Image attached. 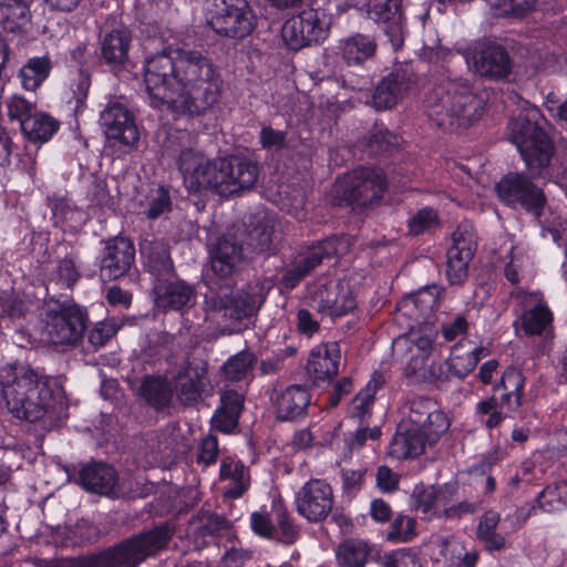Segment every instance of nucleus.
Masks as SVG:
<instances>
[{"instance_id":"nucleus-1","label":"nucleus","mask_w":567,"mask_h":567,"mask_svg":"<svg viewBox=\"0 0 567 567\" xmlns=\"http://www.w3.org/2000/svg\"><path fill=\"white\" fill-rule=\"evenodd\" d=\"M144 82L154 107L167 105L172 112L192 117L210 112L224 90V80L212 59L185 48L146 59Z\"/></svg>"},{"instance_id":"nucleus-2","label":"nucleus","mask_w":567,"mask_h":567,"mask_svg":"<svg viewBox=\"0 0 567 567\" xmlns=\"http://www.w3.org/2000/svg\"><path fill=\"white\" fill-rule=\"evenodd\" d=\"M0 396L16 419L30 423L45 420L53 426L66 417L68 403L62 388L29 365L8 363L0 368Z\"/></svg>"},{"instance_id":"nucleus-3","label":"nucleus","mask_w":567,"mask_h":567,"mask_svg":"<svg viewBox=\"0 0 567 567\" xmlns=\"http://www.w3.org/2000/svg\"><path fill=\"white\" fill-rule=\"evenodd\" d=\"M177 166L188 192L212 190L223 197L251 190L260 174L259 165L252 159L230 156L208 161L192 148L181 151Z\"/></svg>"},{"instance_id":"nucleus-4","label":"nucleus","mask_w":567,"mask_h":567,"mask_svg":"<svg viewBox=\"0 0 567 567\" xmlns=\"http://www.w3.org/2000/svg\"><path fill=\"white\" fill-rule=\"evenodd\" d=\"M430 120L443 131L466 128L483 113L484 101L467 80H449L436 87L426 99Z\"/></svg>"},{"instance_id":"nucleus-5","label":"nucleus","mask_w":567,"mask_h":567,"mask_svg":"<svg viewBox=\"0 0 567 567\" xmlns=\"http://www.w3.org/2000/svg\"><path fill=\"white\" fill-rule=\"evenodd\" d=\"M542 115L536 106L524 102V107L508 122L509 140L516 145L527 172L533 177H545L554 155V144L539 124Z\"/></svg>"},{"instance_id":"nucleus-6","label":"nucleus","mask_w":567,"mask_h":567,"mask_svg":"<svg viewBox=\"0 0 567 567\" xmlns=\"http://www.w3.org/2000/svg\"><path fill=\"white\" fill-rule=\"evenodd\" d=\"M533 178L534 177L529 172L528 175L523 172L507 173L495 186L497 196L504 205L515 210H524L532 215L542 226L543 233H550L553 239L557 240L559 238V233L556 229L546 227L542 221V216L545 207L547 206V197L543 188L532 181ZM544 178H551L549 167L547 168V175Z\"/></svg>"},{"instance_id":"nucleus-7","label":"nucleus","mask_w":567,"mask_h":567,"mask_svg":"<svg viewBox=\"0 0 567 567\" xmlns=\"http://www.w3.org/2000/svg\"><path fill=\"white\" fill-rule=\"evenodd\" d=\"M43 334L54 344L75 346L87 329V312L74 302L50 301L42 313Z\"/></svg>"},{"instance_id":"nucleus-8","label":"nucleus","mask_w":567,"mask_h":567,"mask_svg":"<svg viewBox=\"0 0 567 567\" xmlns=\"http://www.w3.org/2000/svg\"><path fill=\"white\" fill-rule=\"evenodd\" d=\"M525 381L522 370L508 367L494 385L492 395L476 404V412L482 416H487L484 421L487 429L492 430L498 426L505 419L501 409L515 412L523 405Z\"/></svg>"},{"instance_id":"nucleus-9","label":"nucleus","mask_w":567,"mask_h":567,"mask_svg":"<svg viewBox=\"0 0 567 567\" xmlns=\"http://www.w3.org/2000/svg\"><path fill=\"white\" fill-rule=\"evenodd\" d=\"M386 190L388 179L383 169L360 166L347 175L341 199L350 206L367 208L380 203Z\"/></svg>"},{"instance_id":"nucleus-10","label":"nucleus","mask_w":567,"mask_h":567,"mask_svg":"<svg viewBox=\"0 0 567 567\" xmlns=\"http://www.w3.org/2000/svg\"><path fill=\"white\" fill-rule=\"evenodd\" d=\"M417 83V75L411 64H396L375 83L371 104L377 111L394 109L409 96Z\"/></svg>"},{"instance_id":"nucleus-11","label":"nucleus","mask_w":567,"mask_h":567,"mask_svg":"<svg viewBox=\"0 0 567 567\" xmlns=\"http://www.w3.org/2000/svg\"><path fill=\"white\" fill-rule=\"evenodd\" d=\"M213 30L231 39H244L256 28V14L248 0H215Z\"/></svg>"},{"instance_id":"nucleus-12","label":"nucleus","mask_w":567,"mask_h":567,"mask_svg":"<svg viewBox=\"0 0 567 567\" xmlns=\"http://www.w3.org/2000/svg\"><path fill=\"white\" fill-rule=\"evenodd\" d=\"M68 478L85 491L111 498L124 497L115 468L104 462H92L65 467Z\"/></svg>"},{"instance_id":"nucleus-13","label":"nucleus","mask_w":567,"mask_h":567,"mask_svg":"<svg viewBox=\"0 0 567 567\" xmlns=\"http://www.w3.org/2000/svg\"><path fill=\"white\" fill-rule=\"evenodd\" d=\"M340 244L341 240L338 237H328L305 247L285 270L281 285L289 290L296 288L303 278L311 275L326 259L334 257L339 252Z\"/></svg>"},{"instance_id":"nucleus-14","label":"nucleus","mask_w":567,"mask_h":567,"mask_svg":"<svg viewBox=\"0 0 567 567\" xmlns=\"http://www.w3.org/2000/svg\"><path fill=\"white\" fill-rule=\"evenodd\" d=\"M297 513L309 523L324 522L334 506L331 485L321 478H310L295 496Z\"/></svg>"},{"instance_id":"nucleus-15","label":"nucleus","mask_w":567,"mask_h":567,"mask_svg":"<svg viewBox=\"0 0 567 567\" xmlns=\"http://www.w3.org/2000/svg\"><path fill=\"white\" fill-rule=\"evenodd\" d=\"M365 6L368 18L384 33L393 50H400L408 34L402 0H367Z\"/></svg>"},{"instance_id":"nucleus-16","label":"nucleus","mask_w":567,"mask_h":567,"mask_svg":"<svg viewBox=\"0 0 567 567\" xmlns=\"http://www.w3.org/2000/svg\"><path fill=\"white\" fill-rule=\"evenodd\" d=\"M477 248L474 229L460 225L452 234V246L446 252V277L450 285L461 286L468 277V264Z\"/></svg>"},{"instance_id":"nucleus-17","label":"nucleus","mask_w":567,"mask_h":567,"mask_svg":"<svg viewBox=\"0 0 567 567\" xmlns=\"http://www.w3.org/2000/svg\"><path fill=\"white\" fill-rule=\"evenodd\" d=\"M328 29L323 25L318 10L308 9L289 18L282 25L281 35L290 50L298 51L323 41Z\"/></svg>"},{"instance_id":"nucleus-18","label":"nucleus","mask_w":567,"mask_h":567,"mask_svg":"<svg viewBox=\"0 0 567 567\" xmlns=\"http://www.w3.org/2000/svg\"><path fill=\"white\" fill-rule=\"evenodd\" d=\"M133 37L124 27H103L99 34V61L115 74L131 65Z\"/></svg>"},{"instance_id":"nucleus-19","label":"nucleus","mask_w":567,"mask_h":567,"mask_svg":"<svg viewBox=\"0 0 567 567\" xmlns=\"http://www.w3.org/2000/svg\"><path fill=\"white\" fill-rule=\"evenodd\" d=\"M100 124L107 140L133 150L140 142V131L134 114L120 102H110L100 114Z\"/></svg>"},{"instance_id":"nucleus-20","label":"nucleus","mask_w":567,"mask_h":567,"mask_svg":"<svg viewBox=\"0 0 567 567\" xmlns=\"http://www.w3.org/2000/svg\"><path fill=\"white\" fill-rule=\"evenodd\" d=\"M244 240L235 228L228 229L209 246L213 272L223 279L231 277L244 260Z\"/></svg>"},{"instance_id":"nucleus-21","label":"nucleus","mask_w":567,"mask_h":567,"mask_svg":"<svg viewBox=\"0 0 567 567\" xmlns=\"http://www.w3.org/2000/svg\"><path fill=\"white\" fill-rule=\"evenodd\" d=\"M467 62H472L475 73L489 80L506 79L513 70L512 59L504 47L495 42L477 45Z\"/></svg>"},{"instance_id":"nucleus-22","label":"nucleus","mask_w":567,"mask_h":567,"mask_svg":"<svg viewBox=\"0 0 567 567\" xmlns=\"http://www.w3.org/2000/svg\"><path fill=\"white\" fill-rule=\"evenodd\" d=\"M265 301V296L259 291H230L220 289L214 298V308L234 321L251 318L257 313Z\"/></svg>"},{"instance_id":"nucleus-23","label":"nucleus","mask_w":567,"mask_h":567,"mask_svg":"<svg viewBox=\"0 0 567 567\" xmlns=\"http://www.w3.org/2000/svg\"><path fill=\"white\" fill-rule=\"evenodd\" d=\"M440 437H432L425 429L400 422L389 445V455L396 460L415 458L425 452L426 445H433Z\"/></svg>"},{"instance_id":"nucleus-24","label":"nucleus","mask_w":567,"mask_h":567,"mask_svg":"<svg viewBox=\"0 0 567 567\" xmlns=\"http://www.w3.org/2000/svg\"><path fill=\"white\" fill-rule=\"evenodd\" d=\"M153 289L157 307L165 311L185 312L196 302L194 287L176 275L158 279Z\"/></svg>"},{"instance_id":"nucleus-25","label":"nucleus","mask_w":567,"mask_h":567,"mask_svg":"<svg viewBox=\"0 0 567 567\" xmlns=\"http://www.w3.org/2000/svg\"><path fill=\"white\" fill-rule=\"evenodd\" d=\"M135 260L133 243L124 237L106 241L101 258L100 274L104 280H115L125 276Z\"/></svg>"},{"instance_id":"nucleus-26","label":"nucleus","mask_w":567,"mask_h":567,"mask_svg":"<svg viewBox=\"0 0 567 567\" xmlns=\"http://www.w3.org/2000/svg\"><path fill=\"white\" fill-rule=\"evenodd\" d=\"M341 359L340 346L337 342H326L315 347L308 357L306 371L309 380L316 386L329 384L339 371Z\"/></svg>"},{"instance_id":"nucleus-27","label":"nucleus","mask_w":567,"mask_h":567,"mask_svg":"<svg viewBox=\"0 0 567 567\" xmlns=\"http://www.w3.org/2000/svg\"><path fill=\"white\" fill-rule=\"evenodd\" d=\"M409 414L401 422L410 423L432 432V437H440L450 427V421L435 401L426 396H414L408 401Z\"/></svg>"},{"instance_id":"nucleus-28","label":"nucleus","mask_w":567,"mask_h":567,"mask_svg":"<svg viewBox=\"0 0 567 567\" xmlns=\"http://www.w3.org/2000/svg\"><path fill=\"white\" fill-rule=\"evenodd\" d=\"M207 369L204 364L188 363L174 375L173 391L184 406H194L202 400L208 385Z\"/></svg>"},{"instance_id":"nucleus-29","label":"nucleus","mask_w":567,"mask_h":567,"mask_svg":"<svg viewBox=\"0 0 567 567\" xmlns=\"http://www.w3.org/2000/svg\"><path fill=\"white\" fill-rule=\"evenodd\" d=\"M235 230L240 234L244 246L246 245L252 252H271L276 248L274 220L268 215L250 216L247 225Z\"/></svg>"},{"instance_id":"nucleus-30","label":"nucleus","mask_w":567,"mask_h":567,"mask_svg":"<svg viewBox=\"0 0 567 567\" xmlns=\"http://www.w3.org/2000/svg\"><path fill=\"white\" fill-rule=\"evenodd\" d=\"M311 395L306 386L292 384L274 399L276 417L280 421L295 422L307 415Z\"/></svg>"},{"instance_id":"nucleus-31","label":"nucleus","mask_w":567,"mask_h":567,"mask_svg":"<svg viewBox=\"0 0 567 567\" xmlns=\"http://www.w3.org/2000/svg\"><path fill=\"white\" fill-rule=\"evenodd\" d=\"M442 291L444 289L436 285L421 288L402 300L401 309L405 311L406 316L413 318L416 323L427 324L433 319L434 312L439 307Z\"/></svg>"},{"instance_id":"nucleus-32","label":"nucleus","mask_w":567,"mask_h":567,"mask_svg":"<svg viewBox=\"0 0 567 567\" xmlns=\"http://www.w3.org/2000/svg\"><path fill=\"white\" fill-rule=\"evenodd\" d=\"M141 255L147 271L158 282L161 278H168L176 275L171 258L169 247L161 240L144 241L141 244Z\"/></svg>"},{"instance_id":"nucleus-33","label":"nucleus","mask_w":567,"mask_h":567,"mask_svg":"<svg viewBox=\"0 0 567 567\" xmlns=\"http://www.w3.org/2000/svg\"><path fill=\"white\" fill-rule=\"evenodd\" d=\"M244 409V395L235 390H225L220 395V406L216 410L212 424L214 429L230 433L238 426Z\"/></svg>"},{"instance_id":"nucleus-34","label":"nucleus","mask_w":567,"mask_h":567,"mask_svg":"<svg viewBox=\"0 0 567 567\" xmlns=\"http://www.w3.org/2000/svg\"><path fill=\"white\" fill-rule=\"evenodd\" d=\"M221 481H229V485L224 491V496L230 499L241 497L250 486L249 470L241 461L231 457L223 458L219 468Z\"/></svg>"},{"instance_id":"nucleus-35","label":"nucleus","mask_w":567,"mask_h":567,"mask_svg":"<svg viewBox=\"0 0 567 567\" xmlns=\"http://www.w3.org/2000/svg\"><path fill=\"white\" fill-rule=\"evenodd\" d=\"M138 394L156 411H163L169 406L174 391L167 378L147 375L142 380Z\"/></svg>"},{"instance_id":"nucleus-36","label":"nucleus","mask_w":567,"mask_h":567,"mask_svg":"<svg viewBox=\"0 0 567 567\" xmlns=\"http://www.w3.org/2000/svg\"><path fill=\"white\" fill-rule=\"evenodd\" d=\"M361 145L370 156H385L400 147L401 137L383 124L374 125L362 138Z\"/></svg>"},{"instance_id":"nucleus-37","label":"nucleus","mask_w":567,"mask_h":567,"mask_svg":"<svg viewBox=\"0 0 567 567\" xmlns=\"http://www.w3.org/2000/svg\"><path fill=\"white\" fill-rule=\"evenodd\" d=\"M488 354L484 347H475L471 350L462 352V346L455 344L451 351L450 358L446 360L449 371L458 379L470 374L480 360Z\"/></svg>"},{"instance_id":"nucleus-38","label":"nucleus","mask_w":567,"mask_h":567,"mask_svg":"<svg viewBox=\"0 0 567 567\" xmlns=\"http://www.w3.org/2000/svg\"><path fill=\"white\" fill-rule=\"evenodd\" d=\"M31 18L28 0H0V24L9 32H19Z\"/></svg>"},{"instance_id":"nucleus-39","label":"nucleus","mask_w":567,"mask_h":567,"mask_svg":"<svg viewBox=\"0 0 567 567\" xmlns=\"http://www.w3.org/2000/svg\"><path fill=\"white\" fill-rule=\"evenodd\" d=\"M53 63L49 54L30 58L19 71L23 89L35 91L49 78Z\"/></svg>"},{"instance_id":"nucleus-40","label":"nucleus","mask_w":567,"mask_h":567,"mask_svg":"<svg viewBox=\"0 0 567 567\" xmlns=\"http://www.w3.org/2000/svg\"><path fill=\"white\" fill-rule=\"evenodd\" d=\"M375 41L365 34L355 33L342 41L341 54L348 64H362L375 54Z\"/></svg>"},{"instance_id":"nucleus-41","label":"nucleus","mask_w":567,"mask_h":567,"mask_svg":"<svg viewBox=\"0 0 567 567\" xmlns=\"http://www.w3.org/2000/svg\"><path fill=\"white\" fill-rule=\"evenodd\" d=\"M370 554L369 543L359 538H347L336 549L337 561L341 567H364Z\"/></svg>"},{"instance_id":"nucleus-42","label":"nucleus","mask_w":567,"mask_h":567,"mask_svg":"<svg viewBox=\"0 0 567 567\" xmlns=\"http://www.w3.org/2000/svg\"><path fill=\"white\" fill-rule=\"evenodd\" d=\"M337 290L338 284H334L332 280L315 281L307 287V303L319 313L329 316L331 307L336 302Z\"/></svg>"},{"instance_id":"nucleus-43","label":"nucleus","mask_w":567,"mask_h":567,"mask_svg":"<svg viewBox=\"0 0 567 567\" xmlns=\"http://www.w3.org/2000/svg\"><path fill=\"white\" fill-rule=\"evenodd\" d=\"M60 123L53 116L37 112L25 118L21 127L23 134L33 142H47L59 130Z\"/></svg>"},{"instance_id":"nucleus-44","label":"nucleus","mask_w":567,"mask_h":567,"mask_svg":"<svg viewBox=\"0 0 567 567\" xmlns=\"http://www.w3.org/2000/svg\"><path fill=\"white\" fill-rule=\"evenodd\" d=\"M499 514L493 511L486 512L478 522L476 536L488 551L501 550L505 547V538L496 532L499 523Z\"/></svg>"},{"instance_id":"nucleus-45","label":"nucleus","mask_w":567,"mask_h":567,"mask_svg":"<svg viewBox=\"0 0 567 567\" xmlns=\"http://www.w3.org/2000/svg\"><path fill=\"white\" fill-rule=\"evenodd\" d=\"M553 313L547 307L543 297L538 299V303L522 315V327L526 334L540 336L551 327Z\"/></svg>"},{"instance_id":"nucleus-46","label":"nucleus","mask_w":567,"mask_h":567,"mask_svg":"<svg viewBox=\"0 0 567 567\" xmlns=\"http://www.w3.org/2000/svg\"><path fill=\"white\" fill-rule=\"evenodd\" d=\"M256 361L257 358L252 352L243 350L228 358L221 371L229 381H243L251 375Z\"/></svg>"},{"instance_id":"nucleus-47","label":"nucleus","mask_w":567,"mask_h":567,"mask_svg":"<svg viewBox=\"0 0 567 567\" xmlns=\"http://www.w3.org/2000/svg\"><path fill=\"white\" fill-rule=\"evenodd\" d=\"M78 260L79 254L73 249L63 257H59L51 280L62 288L72 289L81 278V272L76 265Z\"/></svg>"},{"instance_id":"nucleus-48","label":"nucleus","mask_w":567,"mask_h":567,"mask_svg":"<svg viewBox=\"0 0 567 567\" xmlns=\"http://www.w3.org/2000/svg\"><path fill=\"white\" fill-rule=\"evenodd\" d=\"M440 226L437 212L432 207L419 209L408 221V233L411 236H420L431 233Z\"/></svg>"},{"instance_id":"nucleus-49","label":"nucleus","mask_w":567,"mask_h":567,"mask_svg":"<svg viewBox=\"0 0 567 567\" xmlns=\"http://www.w3.org/2000/svg\"><path fill=\"white\" fill-rule=\"evenodd\" d=\"M416 536V520L399 514L392 522L386 539L396 543H408Z\"/></svg>"},{"instance_id":"nucleus-50","label":"nucleus","mask_w":567,"mask_h":567,"mask_svg":"<svg viewBox=\"0 0 567 567\" xmlns=\"http://www.w3.org/2000/svg\"><path fill=\"white\" fill-rule=\"evenodd\" d=\"M277 528V538L275 540L286 545L293 544L299 536V528L295 525L290 514L284 506H278L275 511Z\"/></svg>"},{"instance_id":"nucleus-51","label":"nucleus","mask_w":567,"mask_h":567,"mask_svg":"<svg viewBox=\"0 0 567 567\" xmlns=\"http://www.w3.org/2000/svg\"><path fill=\"white\" fill-rule=\"evenodd\" d=\"M172 210V199L169 196V192L165 187H158L150 198V203L147 208L145 209V216L155 220Z\"/></svg>"},{"instance_id":"nucleus-52","label":"nucleus","mask_w":567,"mask_h":567,"mask_svg":"<svg viewBox=\"0 0 567 567\" xmlns=\"http://www.w3.org/2000/svg\"><path fill=\"white\" fill-rule=\"evenodd\" d=\"M442 496L441 488L434 486H415L412 494L415 507L425 514L436 509Z\"/></svg>"},{"instance_id":"nucleus-53","label":"nucleus","mask_w":567,"mask_h":567,"mask_svg":"<svg viewBox=\"0 0 567 567\" xmlns=\"http://www.w3.org/2000/svg\"><path fill=\"white\" fill-rule=\"evenodd\" d=\"M197 519L204 535H219L229 528V522L223 515L209 511H199Z\"/></svg>"},{"instance_id":"nucleus-54","label":"nucleus","mask_w":567,"mask_h":567,"mask_svg":"<svg viewBox=\"0 0 567 567\" xmlns=\"http://www.w3.org/2000/svg\"><path fill=\"white\" fill-rule=\"evenodd\" d=\"M357 308V300L353 292L347 286L338 285L336 302L329 312L330 317H342Z\"/></svg>"},{"instance_id":"nucleus-55","label":"nucleus","mask_w":567,"mask_h":567,"mask_svg":"<svg viewBox=\"0 0 567 567\" xmlns=\"http://www.w3.org/2000/svg\"><path fill=\"white\" fill-rule=\"evenodd\" d=\"M27 305L23 300L11 295L3 293L0 296V319L17 320L27 313Z\"/></svg>"},{"instance_id":"nucleus-56","label":"nucleus","mask_w":567,"mask_h":567,"mask_svg":"<svg viewBox=\"0 0 567 567\" xmlns=\"http://www.w3.org/2000/svg\"><path fill=\"white\" fill-rule=\"evenodd\" d=\"M250 526L255 534L267 539L277 538V528L266 512H254L250 515Z\"/></svg>"},{"instance_id":"nucleus-57","label":"nucleus","mask_w":567,"mask_h":567,"mask_svg":"<svg viewBox=\"0 0 567 567\" xmlns=\"http://www.w3.org/2000/svg\"><path fill=\"white\" fill-rule=\"evenodd\" d=\"M383 567H422L417 555L412 549H399L385 555Z\"/></svg>"},{"instance_id":"nucleus-58","label":"nucleus","mask_w":567,"mask_h":567,"mask_svg":"<svg viewBox=\"0 0 567 567\" xmlns=\"http://www.w3.org/2000/svg\"><path fill=\"white\" fill-rule=\"evenodd\" d=\"M8 109L10 117L18 120L21 126L25 118L33 116L38 112L32 102L20 95H14L10 99Z\"/></svg>"},{"instance_id":"nucleus-59","label":"nucleus","mask_w":567,"mask_h":567,"mask_svg":"<svg viewBox=\"0 0 567 567\" xmlns=\"http://www.w3.org/2000/svg\"><path fill=\"white\" fill-rule=\"evenodd\" d=\"M538 507L545 513L558 512L564 507V502L558 493L557 485L546 486L537 496Z\"/></svg>"},{"instance_id":"nucleus-60","label":"nucleus","mask_w":567,"mask_h":567,"mask_svg":"<svg viewBox=\"0 0 567 567\" xmlns=\"http://www.w3.org/2000/svg\"><path fill=\"white\" fill-rule=\"evenodd\" d=\"M287 134L271 126H262L259 133V143L265 150L279 151L286 146Z\"/></svg>"},{"instance_id":"nucleus-61","label":"nucleus","mask_w":567,"mask_h":567,"mask_svg":"<svg viewBox=\"0 0 567 567\" xmlns=\"http://www.w3.org/2000/svg\"><path fill=\"white\" fill-rule=\"evenodd\" d=\"M441 331L445 341H454L467 333L468 321L465 316L456 315L450 321L442 323Z\"/></svg>"},{"instance_id":"nucleus-62","label":"nucleus","mask_w":567,"mask_h":567,"mask_svg":"<svg viewBox=\"0 0 567 567\" xmlns=\"http://www.w3.org/2000/svg\"><path fill=\"white\" fill-rule=\"evenodd\" d=\"M218 440L215 435L208 434L205 436L198 449L197 463L205 466L212 465L216 462L218 456Z\"/></svg>"},{"instance_id":"nucleus-63","label":"nucleus","mask_w":567,"mask_h":567,"mask_svg":"<svg viewBox=\"0 0 567 567\" xmlns=\"http://www.w3.org/2000/svg\"><path fill=\"white\" fill-rule=\"evenodd\" d=\"M174 341V336L166 331L154 330L146 337L145 351L148 355H156L167 349Z\"/></svg>"},{"instance_id":"nucleus-64","label":"nucleus","mask_w":567,"mask_h":567,"mask_svg":"<svg viewBox=\"0 0 567 567\" xmlns=\"http://www.w3.org/2000/svg\"><path fill=\"white\" fill-rule=\"evenodd\" d=\"M117 329L110 322H97L89 332V342L95 347H103L115 333Z\"/></svg>"}]
</instances>
